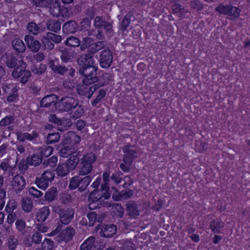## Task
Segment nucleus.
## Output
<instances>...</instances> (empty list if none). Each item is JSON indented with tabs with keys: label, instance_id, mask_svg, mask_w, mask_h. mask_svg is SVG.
Masks as SVG:
<instances>
[{
	"label": "nucleus",
	"instance_id": "1",
	"mask_svg": "<svg viewBox=\"0 0 250 250\" xmlns=\"http://www.w3.org/2000/svg\"><path fill=\"white\" fill-rule=\"evenodd\" d=\"M59 104L61 110L66 112L71 111V116L74 118H78L83 113V110L79 105L78 101L73 97L62 98Z\"/></svg>",
	"mask_w": 250,
	"mask_h": 250
},
{
	"label": "nucleus",
	"instance_id": "2",
	"mask_svg": "<svg viewBox=\"0 0 250 250\" xmlns=\"http://www.w3.org/2000/svg\"><path fill=\"white\" fill-rule=\"evenodd\" d=\"M19 65L17 66L12 72V76L15 79L21 78V82L22 83H26L29 78L31 77V73L29 70H26V63L22 60L19 61Z\"/></svg>",
	"mask_w": 250,
	"mask_h": 250
},
{
	"label": "nucleus",
	"instance_id": "3",
	"mask_svg": "<svg viewBox=\"0 0 250 250\" xmlns=\"http://www.w3.org/2000/svg\"><path fill=\"white\" fill-rule=\"evenodd\" d=\"M97 67L94 65L81 67L79 72L85 77L83 82L85 83H92L98 81L96 76Z\"/></svg>",
	"mask_w": 250,
	"mask_h": 250
},
{
	"label": "nucleus",
	"instance_id": "4",
	"mask_svg": "<svg viewBox=\"0 0 250 250\" xmlns=\"http://www.w3.org/2000/svg\"><path fill=\"white\" fill-rule=\"evenodd\" d=\"M54 177L55 174L53 170L47 169L44 171L41 177L36 178L35 183L39 188L45 190L48 186V182H51Z\"/></svg>",
	"mask_w": 250,
	"mask_h": 250
},
{
	"label": "nucleus",
	"instance_id": "5",
	"mask_svg": "<svg viewBox=\"0 0 250 250\" xmlns=\"http://www.w3.org/2000/svg\"><path fill=\"white\" fill-rule=\"evenodd\" d=\"M53 210L59 214L61 222L63 224H67L70 222L74 216V212L70 208L62 209L59 206L53 207Z\"/></svg>",
	"mask_w": 250,
	"mask_h": 250
},
{
	"label": "nucleus",
	"instance_id": "6",
	"mask_svg": "<svg viewBox=\"0 0 250 250\" xmlns=\"http://www.w3.org/2000/svg\"><path fill=\"white\" fill-rule=\"evenodd\" d=\"M112 60L113 56L109 49H105L100 52V64L102 67L108 68L111 65Z\"/></svg>",
	"mask_w": 250,
	"mask_h": 250
},
{
	"label": "nucleus",
	"instance_id": "7",
	"mask_svg": "<svg viewBox=\"0 0 250 250\" xmlns=\"http://www.w3.org/2000/svg\"><path fill=\"white\" fill-rule=\"evenodd\" d=\"M11 186L16 192L21 191L24 189L25 186L24 178L20 175L14 176L11 181Z\"/></svg>",
	"mask_w": 250,
	"mask_h": 250
},
{
	"label": "nucleus",
	"instance_id": "8",
	"mask_svg": "<svg viewBox=\"0 0 250 250\" xmlns=\"http://www.w3.org/2000/svg\"><path fill=\"white\" fill-rule=\"evenodd\" d=\"M75 231L73 228L67 227L62 229L58 235V239L60 241L68 242L72 239Z\"/></svg>",
	"mask_w": 250,
	"mask_h": 250
},
{
	"label": "nucleus",
	"instance_id": "9",
	"mask_svg": "<svg viewBox=\"0 0 250 250\" xmlns=\"http://www.w3.org/2000/svg\"><path fill=\"white\" fill-rule=\"evenodd\" d=\"M133 148V146L130 145H126L124 147V162H127L128 164L132 163L135 157V155L137 153V151Z\"/></svg>",
	"mask_w": 250,
	"mask_h": 250
},
{
	"label": "nucleus",
	"instance_id": "10",
	"mask_svg": "<svg viewBox=\"0 0 250 250\" xmlns=\"http://www.w3.org/2000/svg\"><path fill=\"white\" fill-rule=\"evenodd\" d=\"M17 120L14 115H8L0 121V126H7L9 130H13L17 124Z\"/></svg>",
	"mask_w": 250,
	"mask_h": 250
},
{
	"label": "nucleus",
	"instance_id": "11",
	"mask_svg": "<svg viewBox=\"0 0 250 250\" xmlns=\"http://www.w3.org/2000/svg\"><path fill=\"white\" fill-rule=\"evenodd\" d=\"M81 250H100L99 244L93 237H89L81 246Z\"/></svg>",
	"mask_w": 250,
	"mask_h": 250
},
{
	"label": "nucleus",
	"instance_id": "12",
	"mask_svg": "<svg viewBox=\"0 0 250 250\" xmlns=\"http://www.w3.org/2000/svg\"><path fill=\"white\" fill-rule=\"evenodd\" d=\"M24 41L27 47L34 52H37L41 47L40 42L34 40V37L31 35H26L24 37Z\"/></svg>",
	"mask_w": 250,
	"mask_h": 250
},
{
	"label": "nucleus",
	"instance_id": "13",
	"mask_svg": "<svg viewBox=\"0 0 250 250\" xmlns=\"http://www.w3.org/2000/svg\"><path fill=\"white\" fill-rule=\"evenodd\" d=\"M77 62L81 67L93 65L95 62L93 57L90 54H83L78 58Z\"/></svg>",
	"mask_w": 250,
	"mask_h": 250
},
{
	"label": "nucleus",
	"instance_id": "14",
	"mask_svg": "<svg viewBox=\"0 0 250 250\" xmlns=\"http://www.w3.org/2000/svg\"><path fill=\"white\" fill-rule=\"evenodd\" d=\"M117 227L113 224L105 225L103 226L100 230V234L104 237H111L115 234Z\"/></svg>",
	"mask_w": 250,
	"mask_h": 250
},
{
	"label": "nucleus",
	"instance_id": "15",
	"mask_svg": "<svg viewBox=\"0 0 250 250\" xmlns=\"http://www.w3.org/2000/svg\"><path fill=\"white\" fill-rule=\"evenodd\" d=\"M16 135L18 141L20 142H24L26 140L30 141H33L38 137L39 134L35 131H33L31 133L27 132L23 133L21 131H18L16 133Z\"/></svg>",
	"mask_w": 250,
	"mask_h": 250
},
{
	"label": "nucleus",
	"instance_id": "16",
	"mask_svg": "<svg viewBox=\"0 0 250 250\" xmlns=\"http://www.w3.org/2000/svg\"><path fill=\"white\" fill-rule=\"evenodd\" d=\"M49 11L54 17L60 16L61 5L59 0H53V2L49 5Z\"/></svg>",
	"mask_w": 250,
	"mask_h": 250
},
{
	"label": "nucleus",
	"instance_id": "17",
	"mask_svg": "<svg viewBox=\"0 0 250 250\" xmlns=\"http://www.w3.org/2000/svg\"><path fill=\"white\" fill-rule=\"evenodd\" d=\"M110 172L108 171H105L103 174V180L104 184L101 186V190L103 192L104 191V198L107 199L110 196V194L108 192L109 187L107 186L109 181Z\"/></svg>",
	"mask_w": 250,
	"mask_h": 250
},
{
	"label": "nucleus",
	"instance_id": "18",
	"mask_svg": "<svg viewBox=\"0 0 250 250\" xmlns=\"http://www.w3.org/2000/svg\"><path fill=\"white\" fill-rule=\"evenodd\" d=\"M81 141V138L73 132H68L63 139L62 143L66 144L69 142L74 144H78Z\"/></svg>",
	"mask_w": 250,
	"mask_h": 250
},
{
	"label": "nucleus",
	"instance_id": "19",
	"mask_svg": "<svg viewBox=\"0 0 250 250\" xmlns=\"http://www.w3.org/2000/svg\"><path fill=\"white\" fill-rule=\"evenodd\" d=\"M127 210L131 218H135L140 215V210L137 205L133 202H129L127 204Z\"/></svg>",
	"mask_w": 250,
	"mask_h": 250
},
{
	"label": "nucleus",
	"instance_id": "20",
	"mask_svg": "<svg viewBox=\"0 0 250 250\" xmlns=\"http://www.w3.org/2000/svg\"><path fill=\"white\" fill-rule=\"evenodd\" d=\"M77 29V24L74 21H70L65 22L62 26L63 32L70 34L75 33Z\"/></svg>",
	"mask_w": 250,
	"mask_h": 250
},
{
	"label": "nucleus",
	"instance_id": "21",
	"mask_svg": "<svg viewBox=\"0 0 250 250\" xmlns=\"http://www.w3.org/2000/svg\"><path fill=\"white\" fill-rule=\"evenodd\" d=\"M224 223L218 219L213 220L210 222L209 228L214 233H219L220 229L224 227Z\"/></svg>",
	"mask_w": 250,
	"mask_h": 250
},
{
	"label": "nucleus",
	"instance_id": "22",
	"mask_svg": "<svg viewBox=\"0 0 250 250\" xmlns=\"http://www.w3.org/2000/svg\"><path fill=\"white\" fill-rule=\"evenodd\" d=\"M12 45L15 50L19 52H24L26 47L23 42L19 38H16L12 42Z\"/></svg>",
	"mask_w": 250,
	"mask_h": 250
},
{
	"label": "nucleus",
	"instance_id": "23",
	"mask_svg": "<svg viewBox=\"0 0 250 250\" xmlns=\"http://www.w3.org/2000/svg\"><path fill=\"white\" fill-rule=\"evenodd\" d=\"M94 40L90 37H84L81 43H80V49L82 51H85L88 49L90 53V49L93 45Z\"/></svg>",
	"mask_w": 250,
	"mask_h": 250
},
{
	"label": "nucleus",
	"instance_id": "24",
	"mask_svg": "<svg viewBox=\"0 0 250 250\" xmlns=\"http://www.w3.org/2000/svg\"><path fill=\"white\" fill-rule=\"evenodd\" d=\"M56 100V97L55 95H47L42 98L41 102V105L42 107H49L55 104Z\"/></svg>",
	"mask_w": 250,
	"mask_h": 250
},
{
	"label": "nucleus",
	"instance_id": "25",
	"mask_svg": "<svg viewBox=\"0 0 250 250\" xmlns=\"http://www.w3.org/2000/svg\"><path fill=\"white\" fill-rule=\"evenodd\" d=\"M49 214V209L47 207L40 209L36 215V219L38 222H43L46 220Z\"/></svg>",
	"mask_w": 250,
	"mask_h": 250
},
{
	"label": "nucleus",
	"instance_id": "26",
	"mask_svg": "<svg viewBox=\"0 0 250 250\" xmlns=\"http://www.w3.org/2000/svg\"><path fill=\"white\" fill-rule=\"evenodd\" d=\"M80 162L79 158L76 155L72 156L65 162V164L70 170H74Z\"/></svg>",
	"mask_w": 250,
	"mask_h": 250
},
{
	"label": "nucleus",
	"instance_id": "27",
	"mask_svg": "<svg viewBox=\"0 0 250 250\" xmlns=\"http://www.w3.org/2000/svg\"><path fill=\"white\" fill-rule=\"evenodd\" d=\"M96 159V157L94 154L92 153L86 154L81 159V164L92 165Z\"/></svg>",
	"mask_w": 250,
	"mask_h": 250
},
{
	"label": "nucleus",
	"instance_id": "28",
	"mask_svg": "<svg viewBox=\"0 0 250 250\" xmlns=\"http://www.w3.org/2000/svg\"><path fill=\"white\" fill-rule=\"evenodd\" d=\"M104 191L103 192L102 190L98 191L94 190L89 194L88 200L89 202L93 203L96 202L102 197L104 198Z\"/></svg>",
	"mask_w": 250,
	"mask_h": 250
},
{
	"label": "nucleus",
	"instance_id": "29",
	"mask_svg": "<svg viewBox=\"0 0 250 250\" xmlns=\"http://www.w3.org/2000/svg\"><path fill=\"white\" fill-rule=\"evenodd\" d=\"M56 172L58 176L64 177L66 176L70 170L65 163L60 164L56 168Z\"/></svg>",
	"mask_w": 250,
	"mask_h": 250
},
{
	"label": "nucleus",
	"instance_id": "30",
	"mask_svg": "<svg viewBox=\"0 0 250 250\" xmlns=\"http://www.w3.org/2000/svg\"><path fill=\"white\" fill-rule=\"evenodd\" d=\"M26 161L29 165L36 167L41 163L42 159L37 154H34L32 156L27 157Z\"/></svg>",
	"mask_w": 250,
	"mask_h": 250
},
{
	"label": "nucleus",
	"instance_id": "31",
	"mask_svg": "<svg viewBox=\"0 0 250 250\" xmlns=\"http://www.w3.org/2000/svg\"><path fill=\"white\" fill-rule=\"evenodd\" d=\"M47 29L54 32H58L61 29V23L55 20L49 21L47 23Z\"/></svg>",
	"mask_w": 250,
	"mask_h": 250
},
{
	"label": "nucleus",
	"instance_id": "32",
	"mask_svg": "<svg viewBox=\"0 0 250 250\" xmlns=\"http://www.w3.org/2000/svg\"><path fill=\"white\" fill-rule=\"evenodd\" d=\"M8 215L7 217V222L8 224H13L15 221L20 219L19 217L21 215V211L20 210H15L13 212H8Z\"/></svg>",
	"mask_w": 250,
	"mask_h": 250
},
{
	"label": "nucleus",
	"instance_id": "33",
	"mask_svg": "<svg viewBox=\"0 0 250 250\" xmlns=\"http://www.w3.org/2000/svg\"><path fill=\"white\" fill-rule=\"evenodd\" d=\"M76 152V149L72 146H65L60 150V154L61 157L66 158Z\"/></svg>",
	"mask_w": 250,
	"mask_h": 250
},
{
	"label": "nucleus",
	"instance_id": "34",
	"mask_svg": "<svg viewBox=\"0 0 250 250\" xmlns=\"http://www.w3.org/2000/svg\"><path fill=\"white\" fill-rule=\"evenodd\" d=\"M189 4L191 9L195 11H200L204 8V4L200 0H190Z\"/></svg>",
	"mask_w": 250,
	"mask_h": 250
},
{
	"label": "nucleus",
	"instance_id": "35",
	"mask_svg": "<svg viewBox=\"0 0 250 250\" xmlns=\"http://www.w3.org/2000/svg\"><path fill=\"white\" fill-rule=\"evenodd\" d=\"M21 206L24 211L30 212L33 208L32 201L28 198H24L22 200Z\"/></svg>",
	"mask_w": 250,
	"mask_h": 250
},
{
	"label": "nucleus",
	"instance_id": "36",
	"mask_svg": "<svg viewBox=\"0 0 250 250\" xmlns=\"http://www.w3.org/2000/svg\"><path fill=\"white\" fill-rule=\"evenodd\" d=\"M93 169V165L81 164L79 170V175L84 176L88 174Z\"/></svg>",
	"mask_w": 250,
	"mask_h": 250
},
{
	"label": "nucleus",
	"instance_id": "37",
	"mask_svg": "<svg viewBox=\"0 0 250 250\" xmlns=\"http://www.w3.org/2000/svg\"><path fill=\"white\" fill-rule=\"evenodd\" d=\"M17 54L12 55L8 59L6 62L7 67L9 68H13L16 66L19 65V61H17Z\"/></svg>",
	"mask_w": 250,
	"mask_h": 250
},
{
	"label": "nucleus",
	"instance_id": "38",
	"mask_svg": "<svg viewBox=\"0 0 250 250\" xmlns=\"http://www.w3.org/2000/svg\"><path fill=\"white\" fill-rule=\"evenodd\" d=\"M92 178L90 176H85L84 177H81V180L80 181L79 184V190L83 191L86 187L89 184Z\"/></svg>",
	"mask_w": 250,
	"mask_h": 250
},
{
	"label": "nucleus",
	"instance_id": "39",
	"mask_svg": "<svg viewBox=\"0 0 250 250\" xmlns=\"http://www.w3.org/2000/svg\"><path fill=\"white\" fill-rule=\"evenodd\" d=\"M106 44L104 41H99L95 43L93 42L90 49V53L94 54L105 46Z\"/></svg>",
	"mask_w": 250,
	"mask_h": 250
},
{
	"label": "nucleus",
	"instance_id": "40",
	"mask_svg": "<svg viewBox=\"0 0 250 250\" xmlns=\"http://www.w3.org/2000/svg\"><path fill=\"white\" fill-rule=\"evenodd\" d=\"M119 243L122 245L123 250H135L134 244L130 241L121 240Z\"/></svg>",
	"mask_w": 250,
	"mask_h": 250
},
{
	"label": "nucleus",
	"instance_id": "41",
	"mask_svg": "<svg viewBox=\"0 0 250 250\" xmlns=\"http://www.w3.org/2000/svg\"><path fill=\"white\" fill-rule=\"evenodd\" d=\"M60 139V135L58 132L52 133L48 134L47 137V144H51L59 141Z\"/></svg>",
	"mask_w": 250,
	"mask_h": 250
},
{
	"label": "nucleus",
	"instance_id": "42",
	"mask_svg": "<svg viewBox=\"0 0 250 250\" xmlns=\"http://www.w3.org/2000/svg\"><path fill=\"white\" fill-rule=\"evenodd\" d=\"M81 180V177L76 176L72 177L69 183V187L71 189H75L78 188H79L80 181Z\"/></svg>",
	"mask_w": 250,
	"mask_h": 250
},
{
	"label": "nucleus",
	"instance_id": "43",
	"mask_svg": "<svg viewBox=\"0 0 250 250\" xmlns=\"http://www.w3.org/2000/svg\"><path fill=\"white\" fill-rule=\"evenodd\" d=\"M53 148L50 146H45L41 148L40 153L42 157H47L53 152Z\"/></svg>",
	"mask_w": 250,
	"mask_h": 250
},
{
	"label": "nucleus",
	"instance_id": "44",
	"mask_svg": "<svg viewBox=\"0 0 250 250\" xmlns=\"http://www.w3.org/2000/svg\"><path fill=\"white\" fill-rule=\"evenodd\" d=\"M65 44L69 46L77 47L80 45V41L75 37L71 36L67 39Z\"/></svg>",
	"mask_w": 250,
	"mask_h": 250
},
{
	"label": "nucleus",
	"instance_id": "45",
	"mask_svg": "<svg viewBox=\"0 0 250 250\" xmlns=\"http://www.w3.org/2000/svg\"><path fill=\"white\" fill-rule=\"evenodd\" d=\"M27 29L30 33L34 35H37L40 32L39 28L35 22H30L28 23L27 25Z\"/></svg>",
	"mask_w": 250,
	"mask_h": 250
},
{
	"label": "nucleus",
	"instance_id": "46",
	"mask_svg": "<svg viewBox=\"0 0 250 250\" xmlns=\"http://www.w3.org/2000/svg\"><path fill=\"white\" fill-rule=\"evenodd\" d=\"M8 246L10 250H14L18 244V240L14 235H10L7 240Z\"/></svg>",
	"mask_w": 250,
	"mask_h": 250
},
{
	"label": "nucleus",
	"instance_id": "47",
	"mask_svg": "<svg viewBox=\"0 0 250 250\" xmlns=\"http://www.w3.org/2000/svg\"><path fill=\"white\" fill-rule=\"evenodd\" d=\"M240 12L241 10L239 8L233 6L232 5H229V16L233 17L234 18H237L239 16Z\"/></svg>",
	"mask_w": 250,
	"mask_h": 250
},
{
	"label": "nucleus",
	"instance_id": "48",
	"mask_svg": "<svg viewBox=\"0 0 250 250\" xmlns=\"http://www.w3.org/2000/svg\"><path fill=\"white\" fill-rule=\"evenodd\" d=\"M45 66L42 64L34 65L31 66V70L35 74H42L45 70Z\"/></svg>",
	"mask_w": 250,
	"mask_h": 250
},
{
	"label": "nucleus",
	"instance_id": "49",
	"mask_svg": "<svg viewBox=\"0 0 250 250\" xmlns=\"http://www.w3.org/2000/svg\"><path fill=\"white\" fill-rule=\"evenodd\" d=\"M90 83H85L83 82V84L79 85L78 87V91L79 94L82 95H85L87 96L89 93V84Z\"/></svg>",
	"mask_w": 250,
	"mask_h": 250
},
{
	"label": "nucleus",
	"instance_id": "50",
	"mask_svg": "<svg viewBox=\"0 0 250 250\" xmlns=\"http://www.w3.org/2000/svg\"><path fill=\"white\" fill-rule=\"evenodd\" d=\"M33 2L37 7H46L53 2V0H33Z\"/></svg>",
	"mask_w": 250,
	"mask_h": 250
},
{
	"label": "nucleus",
	"instance_id": "51",
	"mask_svg": "<svg viewBox=\"0 0 250 250\" xmlns=\"http://www.w3.org/2000/svg\"><path fill=\"white\" fill-rule=\"evenodd\" d=\"M133 191L130 189H126L120 192L119 197L115 199L116 200H121L123 199H127L133 195Z\"/></svg>",
	"mask_w": 250,
	"mask_h": 250
},
{
	"label": "nucleus",
	"instance_id": "52",
	"mask_svg": "<svg viewBox=\"0 0 250 250\" xmlns=\"http://www.w3.org/2000/svg\"><path fill=\"white\" fill-rule=\"evenodd\" d=\"M17 202L14 200H10L7 204L6 207H5V210H6L7 212H13L15 210H18L17 208Z\"/></svg>",
	"mask_w": 250,
	"mask_h": 250
},
{
	"label": "nucleus",
	"instance_id": "53",
	"mask_svg": "<svg viewBox=\"0 0 250 250\" xmlns=\"http://www.w3.org/2000/svg\"><path fill=\"white\" fill-rule=\"evenodd\" d=\"M57 189L55 188H51L48 190L45 195L46 199L48 201L53 200L56 196Z\"/></svg>",
	"mask_w": 250,
	"mask_h": 250
},
{
	"label": "nucleus",
	"instance_id": "54",
	"mask_svg": "<svg viewBox=\"0 0 250 250\" xmlns=\"http://www.w3.org/2000/svg\"><path fill=\"white\" fill-rule=\"evenodd\" d=\"M47 38L48 36L46 35L42 38L41 41L46 48L51 50L54 48V45L52 42V41L50 39H47Z\"/></svg>",
	"mask_w": 250,
	"mask_h": 250
},
{
	"label": "nucleus",
	"instance_id": "55",
	"mask_svg": "<svg viewBox=\"0 0 250 250\" xmlns=\"http://www.w3.org/2000/svg\"><path fill=\"white\" fill-rule=\"evenodd\" d=\"M42 250H52L54 242L49 239H45L42 244Z\"/></svg>",
	"mask_w": 250,
	"mask_h": 250
},
{
	"label": "nucleus",
	"instance_id": "56",
	"mask_svg": "<svg viewBox=\"0 0 250 250\" xmlns=\"http://www.w3.org/2000/svg\"><path fill=\"white\" fill-rule=\"evenodd\" d=\"M229 5H224L222 4H220L215 8V10L220 14L228 15V14H229Z\"/></svg>",
	"mask_w": 250,
	"mask_h": 250
},
{
	"label": "nucleus",
	"instance_id": "57",
	"mask_svg": "<svg viewBox=\"0 0 250 250\" xmlns=\"http://www.w3.org/2000/svg\"><path fill=\"white\" fill-rule=\"evenodd\" d=\"M15 225H16V229H17V230L21 232L25 228L26 223H25V222L23 220H22L21 219H17L16 221Z\"/></svg>",
	"mask_w": 250,
	"mask_h": 250
},
{
	"label": "nucleus",
	"instance_id": "58",
	"mask_svg": "<svg viewBox=\"0 0 250 250\" xmlns=\"http://www.w3.org/2000/svg\"><path fill=\"white\" fill-rule=\"evenodd\" d=\"M46 34L48 36L47 39H50L51 41L56 43L60 42L62 41V37L60 35H58L50 32H48Z\"/></svg>",
	"mask_w": 250,
	"mask_h": 250
},
{
	"label": "nucleus",
	"instance_id": "59",
	"mask_svg": "<svg viewBox=\"0 0 250 250\" xmlns=\"http://www.w3.org/2000/svg\"><path fill=\"white\" fill-rule=\"evenodd\" d=\"M105 21L102 17L97 16L94 20V25L95 28L99 29L101 28L102 26Z\"/></svg>",
	"mask_w": 250,
	"mask_h": 250
},
{
	"label": "nucleus",
	"instance_id": "60",
	"mask_svg": "<svg viewBox=\"0 0 250 250\" xmlns=\"http://www.w3.org/2000/svg\"><path fill=\"white\" fill-rule=\"evenodd\" d=\"M51 68L53 71L62 75H63L67 71V69L61 65L52 64L51 65Z\"/></svg>",
	"mask_w": 250,
	"mask_h": 250
},
{
	"label": "nucleus",
	"instance_id": "61",
	"mask_svg": "<svg viewBox=\"0 0 250 250\" xmlns=\"http://www.w3.org/2000/svg\"><path fill=\"white\" fill-rule=\"evenodd\" d=\"M130 22V19L129 16L126 15L121 23L120 29L123 31L126 30V28L128 26Z\"/></svg>",
	"mask_w": 250,
	"mask_h": 250
},
{
	"label": "nucleus",
	"instance_id": "62",
	"mask_svg": "<svg viewBox=\"0 0 250 250\" xmlns=\"http://www.w3.org/2000/svg\"><path fill=\"white\" fill-rule=\"evenodd\" d=\"M28 191L30 194L37 198L40 197L43 195V193L41 191L33 187L30 188Z\"/></svg>",
	"mask_w": 250,
	"mask_h": 250
},
{
	"label": "nucleus",
	"instance_id": "63",
	"mask_svg": "<svg viewBox=\"0 0 250 250\" xmlns=\"http://www.w3.org/2000/svg\"><path fill=\"white\" fill-rule=\"evenodd\" d=\"M13 89H15V91H18V88L17 86L15 84L13 83H9L7 84L3 85L2 89L3 91H4L6 93H10L11 91V90Z\"/></svg>",
	"mask_w": 250,
	"mask_h": 250
},
{
	"label": "nucleus",
	"instance_id": "64",
	"mask_svg": "<svg viewBox=\"0 0 250 250\" xmlns=\"http://www.w3.org/2000/svg\"><path fill=\"white\" fill-rule=\"evenodd\" d=\"M114 211L116 214V215L122 217L124 215V211L122 206L119 204H115L114 205Z\"/></svg>",
	"mask_w": 250,
	"mask_h": 250
}]
</instances>
